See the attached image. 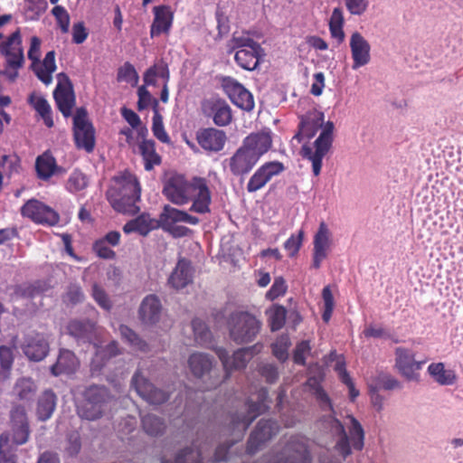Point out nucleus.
<instances>
[{
	"label": "nucleus",
	"mask_w": 463,
	"mask_h": 463,
	"mask_svg": "<svg viewBox=\"0 0 463 463\" xmlns=\"http://www.w3.org/2000/svg\"><path fill=\"white\" fill-rule=\"evenodd\" d=\"M0 165L4 167V170L7 175L18 173L21 169V159L17 155H4L1 157Z\"/></svg>",
	"instance_id": "nucleus-57"
},
{
	"label": "nucleus",
	"mask_w": 463,
	"mask_h": 463,
	"mask_svg": "<svg viewBox=\"0 0 463 463\" xmlns=\"http://www.w3.org/2000/svg\"><path fill=\"white\" fill-rule=\"evenodd\" d=\"M23 350L30 360L41 361L49 352V343L44 335L31 333L24 338Z\"/></svg>",
	"instance_id": "nucleus-22"
},
{
	"label": "nucleus",
	"mask_w": 463,
	"mask_h": 463,
	"mask_svg": "<svg viewBox=\"0 0 463 463\" xmlns=\"http://www.w3.org/2000/svg\"><path fill=\"white\" fill-rule=\"evenodd\" d=\"M275 463H311L307 439L302 436L292 437Z\"/></svg>",
	"instance_id": "nucleus-12"
},
{
	"label": "nucleus",
	"mask_w": 463,
	"mask_h": 463,
	"mask_svg": "<svg viewBox=\"0 0 463 463\" xmlns=\"http://www.w3.org/2000/svg\"><path fill=\"white\" fill-rule=\"evenodd\" d=\"M189 183L184 175L173 174L164 182L163 194L171 203H185Z\"/></svg>",
	"instance_id": "nucleus-20"
},
{
	"label": "nucleus",
	"mask_w": 463,
	"mask_h": 463,
	"mask_svg": "<svg viewBox=\"0 0 463 463\" xmlns=\"http://www.w3.org/2000/svg\"><path fill=\"white\" fill-rule=\"evenodd\" d=\"M287 289V286L285 283V280L281 278H276L270 289L267 292L266 297L267 298L273 300L279 296H282Z\"/></svg>",
	"instance_id": "nucleus-64"
},
{
	"label": "nucleus",
	"mask_w": 463,
	"mask_h": 463,
	"mask_svg": "<svg viewBox=\"0 0 463 463\" xmlns=\"http://www.w3.org/2000/svg\"><path fill=\"white\" fill-rule=\"evenodd\" d=\"M96 348L95 356L92 359L91 366L95 371H99L105 364L106 360L115 356L118 353V347L115 341H112L108 345L103 346L101 344H94Z\"/></svg>",
	"instance_id": "nucleus-37"
},
{
	"label": "nucleus",
	"mask_w": 463,
	"mask_h": 463,
	"mask_svg": "<svg viewBox=\"0 0 463 463\" xmlns=\"http://www.w3.org/2000/svg\"><path fill=\"white\" fill-rule=\"evenodd\" d=\"M37 386L34 382L28 377L19 378L13 389V394L21 402H28L35 395Z\"/></svg>",
	"instance_id": "nucleus-38"
},
{
	"label": "nucleus",
	"mask_w": 463,
	"mask_h": 463,
	"mask_svg": "<svg viewBox=\"0 0 463 463\" xmlns=\"http://www.w3.org/2000/svg\"><path fill=\"white\" fill-rule=\"evenodd\" d=\"M229 97L234 105L243 110L250 111L254 108L252 94L238 82L230 87Z\"/></svg>",
	"instance_id": "nucleus-36"
},
{
	"label": "nucleus",
	"mask_w": 463,
	"mask_h": 463,
	"mask_svg": "<svg viewBox=\"0 0 463 463\" xmlns=\"http://www.w3.org/2000/svg\"><path fill=\"white\" fill-rule=\"evenodd\" d=\"M189 368L192 373L196 377H202L208 373L212 366L213 361L209 355L203 353H195L191 354L188 360Z\"/></svg>",
	"instance_id": "nucleus-40"
},
{
	"label": "nucleus",
	"mask_w": 463,
	"mask_h": 463,
	"mask_svg": "<svg viewBox=\"0 0 463 463\" xmlns=\"http://www.w3.org/2000/svg\"><path fill=\"white\" fill-rule=\"evenodd\" d=\"M73 140L78 149L92 153L96 145L95 128L89 119L88 111L80 107L73 116Z\"/></svg>",
	"instance_id": "nucleus-5"
},
{
	"label": "nucleus",
	"mask_w": 463,
	"mask_h": 463,
	"mask_svg": "<svg viewBox=\"0 0 463 463\" xmlns=\"http://www.w3.org/2000/svg\"><path fill=\"white\" fill-rule=\"evenodd\" d=\"M142 426L144 430L151 436L161 434L165 428L163 420L154 414L142 416Z\"/></svg>",
	"instance_id": "nucleus-46"
},
{
	"label": "nucleus",
	"mask_w": 463,
	"mask_h": 463,
	"mask_svg": "<svg viewBox=\"0 0 463 463\" xmlns=\"http://www.w3.org/2000/svg\"><path fill=\"white\" fill-rule=\"evenodd\" d=\"M333 131L334 124L333 122L328 121L314 142L315 149L306 145L301 148L302 156L312 163V171L316 176L320 174L322 160L332 146Z\"/></svg>",
	"instance_id": "nucleus-4"
},
{
	"label": "nucleus",
	"mask_w": 463,
	"mask_h": 463,
	"mask_svg": "<svg viewBox=\"0 0 463 463\" xmlns=\"http://www.w3.org/2000/svg\"><path fill=\"white\" fill-rule=\"evenodd\" d=\"M228 325L231 338L238 344L251 342L261 327V322L248 312L232 314Z\"/></svg>",
	"instance_id": "nucleus-3"
},
{
	"label": "nucleus",
	"mask_w": 463,
	"mask_h": 463,
	"mask_svg": "<svg viewBox=\"0 0 463 463\" xmlns=\"http://www.w3.org/2000/svg\"><path fill=\"white\" fill-rule=\"evenodd\" d=\"M88 185V180L84 174L80 171H73L66 183V188L71 193H77Z\"/></svg>",
	"instance_id": "nucleus-53"
},
{
	"label": "nucleus",
	"mask_w": 463,
	"mask_h": 463,
	"mask_svg": "<svg viewBox=\"0 0 463 463\" xmlns=\"http://www.w3.org/2000/svg\"><path fill=\"white\" fill-rule=\"evenodd\" d=\"M56 406V396L51 391L42 393L37 404V416L41 420H48L53 413Z\"/></svg>",
	"instance_id": "nucleus-41"
},
{
	"label": "nucleus",
	"mask_w": 463,
	"mask_h": 463,
	"mask_svg": "<svg viewBox=\"0 0 463 463\" xmlns=\"http://www.w3.org/2000/svg\"><path fill=\"white\" fill-rule=\"evenodd\" d=\"M212 192L204 177L194 176L189 183L185 203H211Z\"/></svg>",
	"instance_id": "nucleus-29"
},
{
	"label": "nucleus",
	"mask_w": 463,
	"mask_h": 463,
	"mask_svg": "<svg viewBox=\"0 0 463 463\" xmlns=\"http://www.w3.org/2000/svg\"><path fill=\"white\" fill-rule=\"evenodd\" d=\"M192 327L194 330L195 341L197 343L200 345H207L210 343L212 334L201 319H194L192 322Z\"/></svg>",
	"instance_id": "nucleus-52"
},
{
	"label": "nucleus",
	"mask_w": 463,
	"mask_h": 463,
	"mask_svg": "<svg viewBox=\"0 0 463 463\" xmlns=\"http://www.w3.org/2000/svg\"><path fill=\"white\" fill-rule=\"evenodd\" d=\"M58 80L59 82L53 91V99L62 116L69 118L72 114V109L76 102L73 87L65 73H59Z\"/></svg>",
	"instance_id": "nucleus-10"
},
{
	"label": "nucleus",
	"mask_w": 463,
	"mask_h": 463,
	"mask_svg": "<svg viewBox=\"0 0 463 463\" xmlns=\"http://www.w3.org/2000/svg\"><path fill=\"white\" fill-rule=\"evenodd\" d=\"M118 331L122 339L129 344L133 349L141 352H146L147 350V345L129 327L121 325Z\"/></svg>",
	"instance_id": "nucleus-47"
},
{
	"label": "nucleus",
	"mask_w": 463,
	"mask_h": 463,
	"mask_svg": "<svg viewBox=\"0 0 463 463\" xmlns=\"http://www.w3.org/2000/svg\"><path fill=\"white\" fill-rule=\"evenodd\" d=\"M241 146L259 161L272 146L271 134L265 131L250 133L242 140Z\"/></svg>",
	"instance_id": "nucleus-21"
},
{
	"label": "nucleus",
	"mask_w": 463,
	"mask_h": 463,
	"mask_svg": "<svg viewBox=\"0 0 463 463\" xmlns=\"http://www.w3.org/2000/svg\"><path fill=\"white\" fill-rule=\"evenodd\" d=\"M26 14L31 19L37 18L47 8L46 0H27Z\"/></svg>",
	"instance_id": "nucleus-61"
},
{
	"label": "nucleus",
	"mask_w": 463,
	"mask_h": 463,
	"mask_svg": "<svg viewBox=\"0 0 463 463\" xmlns=\"http://www.w3.org/2000/svg\"><path fill=\"white\" fill-rule=\"evenodd\" d=\"M35 171L37 177L43 181H48L53 175L65 173V169L57 165L55 157L49 150L36 157Z\"/></svg>",
	"instance_id": "nucleus-25"
},
{
	"label": "nucleus",
	"mask_w": 463,
	"mask_h": 463,
	"mask_svg": "<svg viewBox=\"0 0 463 463\" xmlns=\"http://www.w3.org/2000/svg\"><path fill=\"white\" fill-rule=\"evenodd\" d=\"M139 316L141 320L146 325L156 324L161 316V303L155 295L146 296L139 307Z\"/></svg>",
	"instance_id": "nucleus-32"
},
{
	"label": "nucleus",
	"mask_w": 463,
	"mask_h": 463,
	"mask_svg": "<svg viewBox=\"0 0 463 463\" xmlns=\"http://www.w3.org/2000/svg\"><path fill=\"white\" fill-rule=\"evenodd\" d=\"M109 402L108 391L104 387L91 386L84 392L83 401L78 405L80 417L94 420L106 411Z\"/></svg>",
	"instance_id": "nucleus-6"
},
{
	"label": "nucleus",
	"mask_w": 463,
	"mask_h": 463,
	"mask_svg": "<svg viewBox=\"0 0 463 463\" xmlns=\"http://www.w3.org/2000/svg\"><path fill=\"white\" fill-rule=\"evenodd\" d=\"M198 222V218L165 205L164 212L161 213L160 227L172 236L180 238L187 236L191 231L184 225L179 224V222L196 224Z\"/></svg>",
	"instance_id": "nucleus-9"
},
{
	"label": "nucleus",
	"mask_w": 463,
	"mask_h": 463,
	"mask_svg": "<svg viewBox=\"0 0 463 463\" xmlns=\"http://www.w3.org/2000/svg\"><path fill=\"white\" fill-rule=\"evenodd\" d=\"M263 54V49L260 45V49L255 46L238 50L234 54V60L238 66L246 71H253L260 63V59Z\"/></svg>",
	"instance_id": "nucleus-35"
},
{
	"label": "nucleus",
	"mask_w": 463,
	"mask_h": 463,
	"mask_svg": "<svg viewBox=\"0 0 463 463\" xmlns=\"http://www.w3.org/2000/svg\"><path fill=\"white\" fill-rule=\"evenodd\" d=\"M324 116L322 113L314 112L302 116L301 121L298 125V132L294 136V138L301 142L304 138L310 139L322 128Z\"/></svg>",
	"instance_id": "nucleus-30"
},
{
	"label": "nucleus",
	"mask_w": 463,
	"mask_h": 463,
	"mask_svg": "<svg viewBox=\"0 0 463 463\" xmlns=\"http://www.w3.org/2000/svg\"><path fill=\"white\" fill-rule=\"evenodd\" d=\"M335 370L337 372L340 379L349 388V395L352 400H354L358 396V392L354 389L351 378L347 374L345 369V363L342 359H337L335 364Z\"/></svg>",
	"instance_id": "nucleus-56"
},
{
	"label": "nucleus",
	"mask_w": 463,
	"mask_h": 463,
	"mask_svg": "<svg viewBox=\"0 0 463 463\" xmlns=\"http://www.w3.org/2000/svg\"><path fill=\"white\" fill-rule=\"evenodd\" d=\"M331 430L339 436L335 449L345 458L351 453V447L361 450L364 448V431L359 421L347 415L343 422L335 418L329 420Z\"/></svg>",
	"instance_id": "nucleus-1"
},
{
	"label": "nucleus",
	"mask_w": 463,
	"mask_h": 463,
	"mask_svg": "<svg viewBox=\"0 0 463 463\" xmlns=\"http://www.w3.org/2000/svg\"><path fill=\"white\" fill-rule=\"evenodd\" d=\"M41 40L37 36L31 38L30 48L27 52L28 59L32 61L31 68L37 78L44 84L48 85L52 80V72L56 70L55 52L50 51L45 54L42 62H40L41 55Z\"/></svg>",
	"instance_id": "nucleus-7"
},
{
	"label": "nucleus",
	"mask_w": 463,
	"mask_h": 463,
	"mask_svg": "<svg viewBox=\"0 0 463 463\" xmlns=\"http://www.w3.org/2000/svg\"><path fill=\"white\" fill-rule=\"evenodd\" d=\"M131 386L136 390L137 393L148 403L160 404L167 399V394L161 390L154 388L152 383L142 375L139 370L134 374Z\"/></svg>",
	"instance_id": "nucleus-18"
},
{
	"label": "nucleus",
	"mask_w": 463,
	"mask_h": 463,
	"mask_svg": "<svg viewBox=\"0 0 463 463\" xmlns=\"http://www.w3.org/2000/svg\"><path fill=\"white\" fill-rule=\"evenodd\" d=\"M0 463H16L9 435L0 436Z\"/></svg>",
	"instance_id": "nucleus-55"
},
{
	"label": "nucleus",
	"mask_w": 463,
	"mask_h": 463,
	"mask_svg": "<svg viewBox=\"0 0 463 463\" xmlns=\"http://www.w3.org/2000/svg\"><path fill=\"white\" fill-rule=\"evenodd\" d=\"M0 54L5 59L6 71L3 73L14 81L18 76V70L24 67L25 61L20 29L0 43Z\"/></svg>",
	"instance_id": "nucleus-2"
},
{
	"label": "nucleus",
	"mask_w": 463,
	"mask_h": 463,
	"mask_svg": "<svg viewBox=\"0 0 463 463\" xmlns=\"http://www.w3.org/2000/svg\"><path fill=\"white\" fill-rule=\"evenodd\" d=\"M279 430L278 424L269 420H261L254 431L251 433L247 449L249 453L252 454L259 449L260 446L265 441L271 439Z\"/></svg>",
	"instance_id": "nucleus-24"
},
{
	"label": "nucleus",
	"mask_w": 463,
	"mask_h": 463,
	"mask_svg": "<svg viewBox=\"0 0 463 463\" xmlns=\"http://www.w3.org/2000/svg\"><path fill=\"white\" fill-rule=\"evenodd\" d=\"M79 361L72 352L67 349L60 351L56 363L51 367L53 375L70 374L76 371Z\"/></svg>",
	"instance_id": "nucleus-34"
},
{
	"label": "nucleus",
	"mask_w": 463,
	"mask_h": 463,
	"mask_svg": "<svg viewBox=\"0 0 463 463\" xmlns=\"http://www.w3.org/2000/svg\"><path fill=\"white\" fill-rule=\"evenodd\" d=\"M21 213L24 216L38 223L53 225L59 221L57 213L47 204H24Z\"/></svg>",
	"instance_id": "nucleus-28"
},
{
	"label": "nucleus",
	"mask_w": 463,
	"mask_h": 463,
	"mask_svg": "<svg viewBox=\"0 0 463 463\" xmlns=\"http://www.w3.org/2000/svg\"><path fill=\"white\" fill-rule=\"evenodd\" d=\"M139 151L145 163L146 171L152 170L161 164V156L156 152V144L153 140L144 139L139 144Z\"/></svg>",
	"instance_id": "nucleus-39"
},
{
	"label": "nucleus",
	"mask_w": 463,
	"mask_h": 463,
	"mask_svg": "<svg viewBox=\"0 0 463 463\" xmlns=\"http://www.w3.org/2000/svg\"><path fill=\"white\" fill-rule=\"evenodd\" d=\"M195 138L201 148L207 154L222 151L227 142L226 133L214 128L199 129Z\"/></svg>",
	"instance_id": "nucleus-15"
},
{
	"label": "nucleus",
	"mask_w": 463,
	"mask_h": 463,
	"mask_svg": "<svg viewBox=\"0 0 463 463\" xmlns=\"http://www.w3.org/2000/svg\"><path fill=\"white\" fill-rule=\"evenodd\" d=\"M193 277L194 269L191 262L185 259H180L171 273L168 282L173 288L181 289L193 281Z\"/></svg>",
	"instance_id": "nucleus-31"
},
{
	"label": "nucleus",
	"mask_w": 463,
	"mask_h": 463,
	"mask_svg": "<svg viewBox=\"0 0 463 463\" xmlns=\"http://www.w3.org/2000/svg\"><path fill=\"white\" fill-rule=\"evenodd\" d=\"M289 338L288 335H281L272 345L274 355L280 361L288 358V349L289 347Z\"/></svg>",
	"instance_id": "nucleus-58"
},
{
	"label": "nucleus",
	"mask_w": 463,
	"mask_h": 463,
	"mask_svg": "<svg viewBox=\"0 0 463 463\" xmlns=\"http://www.w3.org/2000/svg\"><path fill=\"white\" fill-rule=\"evenodd\" d=\"M52 13L54 15L61 32L63 33H68L70 27V15L67 10L63 6L56 5L52 8Z\"/></svg>",
	"instance_id": "nucleus-59"
},
{
	"label": "nucleus",
	"mask_w": 463,
	"mask_h": 463,
	"mask_svg": "<svg viewBox=\"0 0 463 463\" xmlns=\"http://www.w3.org/2000/svg\"><path fill=\"white\" fill-rule=\"evenodd\" d=\"M94 329L93 324L73 320L66 326V333L77 339H86L90 341V335Z\"/></svg>",
	"instance_id": "nucleus-44"
},
{
	"label": "nucleus",
	"mask_w": 463,
	"mask_h": 463,
	"mask_svg": "<svg viewBox=\"0 0 463 463\" xmlns=\"http://www.w3.org/2000/svg\"><path fill=\"white\" fill-rule=\"evenodd\" d=\"M158 105V101L154 99V110L155 114L153 116V123H152V131L154 136L162 143H169L170 138L167 133L165 130L162 116L158 113L156 107Z\"/></svg>",
	"instance_id": "nucleus-49"
},
{
	"label": "nucleus",
	"mask_w": 463,
	"mask_h": 463,
	"mask_svg": "<svg viewBox=\"0 0 463 463\" xmlns=\"http://www.w3.org/2000/svg\"><path fill=\"white\" fill-rule=\"evenodd\" d=\"M428 372L431 377L441 385H451L455 383L456 374L452 370L445 369L442 363L430 364Z\"/></svg>",
	"instance_id": "nucleus-42"
},
{
	"label": "nucleus",
	"mask_w": 463,
	"mask_h": 463,
	"mask_svg": "<svg viewBox=\"0 0 463 463\" xmlns=\"http://www.w3.org/2000/svg\"><path fill=\"white\" fill-rule=\"evenodd\" d=\"M92 297L100 307L106 310H109L111 307L109 298L104 289L97 284H94L92 287Z\"/></svg>",
	"instance_id": "nucleus-63"
},
{
	"label": "nucleus",
	"mask_w": 463,
	"mask_h": 463,
	"mask_svg": "<svg viewBox=\"0 0 463 463\" xmlns=\"http://www.w3.org/2000/svg\"><path fill=\"white\" fill-rule=\"evenodd\" d=\"M202 111L205 117L212 118L214 124L220 127L231 123L232 116L228 103L219 98H210L202 102Z\"/></svg>",
	"instance_id": "nucleus-14"
},
{
	"label": "nucleus",
	"mask_w": 463,
	"mask_h": 463,
	"mask_svg": "<svg viewBox=\"0 0 463 463\" xmlns=\"http://www.w3.org/2000/svg\"><path fill=\"white\" fill-rule=\"evenodd\" d=\"M14 362V350L12 347L0 346V382L7 379L10 375Z\"/></svg>",
	"instance_id": "nucleus-45"
},
{
	"label": "nucleus",
	"mask_w": 463,
	"mask_h": 463,
	"mask_svg": "<svg viewBox=\"0 0 463 463\" xmlns=\"http://www.w3.org/2000/svg\"><path fill=\"white\" fill-rule=\"evenodd\" d=\"M261 347L260 345H255L251 347L241 348L234 352L232 356L229 355L225 349L219 347L216 349V354L222 361L223 368L228 372L232 369L245 367L247 362L250 361L254 354L259 353Z\"/></svg>",
	"instance_id": "nucleus-17"
},
{
	"label": "nucleus",
	"mask_w": 463,
	"mask_h": 463,
	"mask_svg": "<svg viewBox=\"0 0 463 463\" xmlns=\"http://www.w3.org/2000/svg\"><path fill=\"white\" fill-rule=\"evenodd\" d=\"M161 217L159 220L151 218L149 214L142 213L134 220L128 222L123 231L126 233L137 232L141 235H146L152 230L160 227Z\"/></svg>",
	"instance_id": "nucleus-33"
},
{
	"label": "nucleus",
	"mask_w": 463,
	"mask_h": 463,
	"mask_svg": "<svg viewBox=\"0 0 463 463\" xmlns=\"http://www.w3.org/2000/svg\"><path fill=\"white\" fill-rule=\"evenodd\" d=\"M28 103L34 109L37 114L52 110L48 100L43 95L34 92L29 96Z\"/></svg>",
	"instance_id": "nucleus-60"
},
{
	"label": "nucleus",
	"mask_w": 463,
	"mask_h": 463,
	"mask_svg": "<svg viewBox=\"0 0 463 463\" xmlns=\"http://www.w3.org/2000/svg\"><path fill=\"white\" fill-rule=\"evenodd\" d=\"M350 48L354 70L364 66L370 61V44L360 33L355 32L351 35Z\"/></svg>",
	"instance_id": "nucleus-26"
},
{
	"label": "nucleus",
	"mask_w": 463,
	"mask_h": 463,
	"mask_svg": "<svg viewBox=\"0 0 463 463\" xmlns=\"http://www.w3.org/2000/svg\"><path fill=\"white\" fill-rule=\"evenodd\" d=\"M202 454L199 450L187 449L181 451L174 460L163 458L162 463H202Z\"/></svg>",
	"instance_id": "nucleus-51"
},
{
	"label": "nucleus",
	"mask_w": 463,
	"mask_h": 463,
	"mask_svg": "<svg viewBox=\"0 0 463 463\" xmlns=\"http://www.w3.org/2000/svg\"><path fill=\"white\" fill-rule=\"evenodd\" d=\"M117 80L118 82L124 81L129 83L131 86H137L139 76L134 65L129 61H126L118 69Z\"/></svg>",
	"instance_id": "nucleus-48"
},
{
	"label": "nucleus",
	"mask_w": 463,
	"mask_h": 463,
	"mask_svg": "<svg viewBox=\"0 0 463 463\" xmlns=\"http://www.w3.org/2000/svg\"><path fill=\"white\" fill-rule=\"evenodd\" d=\"M286 313V309L281 306H273L267 311L271 330H279L284 326Z\"/></svg>",
	"instance_id": "nucleus-50"
},
{
	"label": "nucleus",
	"mask_w": 463,
	"mask_h": 463,
	"mask_svg": "<svg viewBox=\"0 0 463 463\" xmlns=\"http://www.w3.org/2000/svg\"><path fill=\"white\" fill-rule=\"evenodd\" d=\"M9 435L10 444L15 446L24 444L29 437V427L25 410L24 407H15L11 412V432L3 433Z\"/></svg>",
	"instance_id": "nucleus-13"
},
{
	"label": "nucleus",
	"mask_w": 463,
	"mask_h": 463,
	"mask_svg": "<svg viewBox=\"0 0 463 463\" xmlns=\"http://www.w3.org/2000/svg\"><path fill=\"white\" fill-rule=\"evenodd\" d=\"M332 246V233L325 222H321L314 236L313 267L318 269L326 259Z\"/></svg>",
	"instance_id": "nucleus-19"
},
{
	"label": "nucleus",
	"mask_w": 463,
	"mask_h": 463,
	"mask_svg": "<svg viewBox=\"0 0 463 463\" xmlns=\"http://www.w3.org/2000/svg\"><path fill=\"white\" fill-rule=\"evenodd\" d=\"M285 165L279 161H269L260 165L250 176L247 184V191L256 192L264 187L273 177L285 171Z\"/></svg>",
	"instance_id": "nucleus-11"
},
{
	"label": "nucleus",
	"mask_w": 463,
	"mask_h": 463,
	"mask_svg": "<svg viewBox=\"0 0 463 463\" xmlns=\"http://www.w3.org/2000/svg\"><path fill=\"white\" fill-rule=\"evenodd\" d=\"M154 20L150 26V37L168 34L174 21V13L169 5H157L153 8Z\"/></svg>",
	"instance_id": "nucleus-23"
},
{
	"label": "nucleus",
	"mask_w": 463,
	"mask_h": 463,
	"mask_svg": "<svg viewBox=\"0 0 463 463\" xmlns=\"http://www.w3.org/2000/svg\"><path fill=\"white\" fill-rule=\"evenodd\" d=\"M303 232H299L298 235H292L284 243V248L288 251V256H295L302 244Z\"/></svg>",
	"instance_id": "nucleus-62"
},
{
	"label": "nucleus",
	"mask_w": 463,
	"mask_h": 463,
	"mask_svg": "<svg viewBox=\"0 0 463 463\" xmlns=\"http://www.w3.org/2000/svg\"><path fill=\"white\" fill-rule=\"evenodd\" d=\"M229 53H232L235 50L248 49L255 46V48L260 49V43L254 41L249 34V33H233L231 40L227 44Z\"/></svg>",
	"instance_id": "nucleus-43"
},
{
	"label": "nucleus",
	"mask_w": 463,
	"mask_h": 463,
	"mask_svg": "<svg viewBox=\"0 0 463 463\" xmlns=\"http://www.w3.org/2000/svg\"><path fill=\"white\" fill-rule=\"evenodd\" d=\"M258 160L241 146L224 160V166L228 167L230 173L234 176H244L248 175L257 165Z\"/></svg>",
	"instance_id": "nucleus-16"
},
{
	"label": "nucleus",
	"mask_w": 463,
	"mask_h": 463,
	"mask_svg": "<svg viewBox=\"0 0 463 463\" xmlns=\"http://www.w3.org/2000/svg\"><path fill=\"white\" fill-rule=\"evenodd\" d=\"M395 355V365L399 372L409 380L417 379V371L420 369L421 364L415 361L414 354L409 349L399 347Z\"/></svg>",
	"instance_id": "nucleus-27"
},
{
	"label": "nucleus",
	"mask_w": 463,
	"mask_h": 463,
	"mask_svg": "<svg viewBox=\"0 0 463 463\" xmlns=\"http://www.w3.org/2000/svg\"><path fill=\"white\" fill-rule=\"evenodd\" d=\"M268 408L267 391L261 388L257 393L251 395L247 403L246 412H241L232 418V425L241 437L251 421Z\"/></svg>",
	"instance_id": "nucleus-8"
},
{
	"label": "nucleus",
	"mask_w": 463,
	"mask_h": 463,
	"mask_svg": "<svg viewBox=\"0 0 463 463\" xmlns=\"http://www.w3.org/2000/svg\"><path fill=\"white\" fill-rule=\"evenodd\" d=\"M166 62L164 60H160L150 66L144 73L143 80L145 85L156 86V78L160 77V70H163L166 66Z\"/></svg>",
	"instance_id": "nucleus-54"
}]
</instances>
